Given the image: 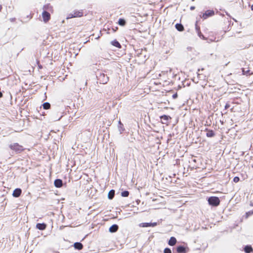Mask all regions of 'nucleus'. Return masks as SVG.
<instances>
[{"instance_id": "f257e3e1", "label": "nucleus", "mask_w": 253, "mask_h": 253, "mask_svg": "<svg viewBox=\"0 0 253 253\" xmlns=\"http://www.w3.org/2000/svg\"><path fill=\"white\" fill-rule=\"evenodd\" d=\"M208 201L209 205L212 206H217L220 203L219 199L217 197H210Z\"/></svg>"}, {"instance_id": "6e6552de", "label": "nucleus", "mask_w": 253, "mask_h": 253, "mask_svg": "<svg viewBox=\"0 0 253 253\" xmlns=\"http://www.w3.org/2000/svg\"><path fill=\"white\" fill-rule=\"evenodd\" d=\"M119 229V226L117 224L112 225L109 229V231L111 233H115Z\"/></svg>"}, {"instance_id": "c9c22d12", "label": "nucleus", "mask_w": 253, "mask_h": 253, "mask_svg": "<svg viewBox=\"0 0 253 253\" xmlns=\"http://www.w3.org/2000/svg\"><path fill=\"white\" fill-rule=\"evenodd\" d=\"M2 9V6L1 5H0V11H1Z\"/></svg>"}, {"instance_id": "cd10ccee", "label": "nucleus", "mask_w": 253, "mask_h": 253, "mask_svg": "<svg viewBox=\"0 0 253 253\" xmlns=\"http://www.w3.org/2000/svg\"><path fill=\"white\" fill-rule=\"evenodd\" d=\"M229 107H230V105L229 103H226L224 107L225 110L227 109Z\"/></svg>"}, {"instance_id": "0eeeda50", "label": "nucleus", "mask_w": 253, "mask_h": 253, "mask_svg": "<svg viewBox=\"0 0 253 253\" xmlns=\"http://www.w3.org/2000/svg\"><path fill=\"white\" fill-rule=\"evenodd\" d=\"M22 193V190L20 188L15 189L13 192L12 195L13 197L17 198L19 197Z\"/></svg>"}, {"instance_id": "423d86ee", "label": "nucleus", "mask_w": 253, "mask_h": 253, "mask_svg": "<svg viewBox=\"0 0 253 253\" xmlns=\"http://www.w3.org/2000/svg\"><path fill=\"white\" fill-rule=\"evenodd\" d=\"M54 186L57 188H60L63 185V181L60 179H56L54 182Z\"/></svg>"}, {"instance_id": "b1692460", "label": "nucleus", "mask_w": 253, "mask_h": 253, "mask_svg": "<svg viewBox=\"0 0 253 253\" xmlns=\"http://www.w3.org/2000/svg\"><path fill=\"white\" fill-rule=\"evenodd\" d=\"M253 214V211H251L248 212H247L246 213V217L248 218L250 216Z\"/></svg>"}, {"instance_id": "2eb2a0df", "label": "nucleus", "mask_w": 253, "mask_h": 253, "mask_svg": "<svg viewBox=\"0 0 253 253\" xmlns=\"http://www.w3.org/2000/svg\"><path fill=\"white\" fill-rule=\"evenodd\" d=\"M175 28L177 29V30L180 32L183 31L184 30V27L180 23H177L175 25Z\"/></svg>"}, {"instance_id": "1a4fd4ad", "label": "nucleus", "mask_w": 253, "mask_h": 253, "mask_svg": "<svg viewBox=\"0 0 253 253\" xmlns=\"http://www.w3.org/2000/svg\"><path fill=\"white\" fill-rule=\"evenodd\" d=\"M46 225L44 223H37L36 225L37 228H38V229H39L40 230H44L46 228Z\"/></svg>"}, {"instance_id": "4468645a", "label": "nucleus", "mask_w": 253, "mask_h": 253, "mask_svg": "<svg viewBox=\"0 0 253 253\" xmlns=\"http://www.w3.org/2000/svg\"><path fill=\"white\" fill-rule=\"evenodd\" d=\"M169 118H170V117L167 115H163L161 117V120L163 124H166Z\"/></svg>"}, {"instance_id": "ddd939ff", "label": "nucleus", "mask_w": 253, "mask_h": 253, "mask_svg": "<svg viewBox=\"0 0 253 253\" xmlns=\"http://www.w3.org/2000/svg\"><path fill=\"white\" fill-rule=\"evenodd\" d=\"M244 251L246 253H251L253 251V249L251 246L247 245L244 248Z\"/></svg>"}, {"instance_id": "f8f14e48", "label": "nucleus", "mask_w": 253, "mask_h": 253, "mask_svg": "<svg viewBox=\"0 0 253 253\" xmlns=\"http://www.w3.org/2000/svg\"><path fill=\"white\" fill-rule=\"evenodd\" d=\"M74 247L76 249L81 250L83 248V245L80 242H76L74 244Z\"/></svg>"}, {"instance_id": "39448f33", "label": "nucleus", "mask_w": 253, "mask_h": 253, "mask_svg": "<svg viewBox=\"0 0 253 253\" xmlns=\"http://www.w3.org/2000/svg\"><path fill=\"white\" fill-rule=\"evenodd\" d=\"M73 16L76 17H81L83 16V10H75L73 12Z\"/></svg>"}, {"instance_id": "f704fd0d", "label": "nucleus", "mask_w": 253, "mask_h": 253, "mask_svg": "<svg viewBox=\"0 0 253 253\" xmlns=\"http://www.w3.org/2000/svg\"><path fill=\"white\" fill-rule=\"evenodd\" d=\"M46 6H48V5H44V7H43V8L44 9H46Z\"/></svg>"}, {"instance_id": "473e14b6", "label": "nucleus", "mask_w": 253, "mask_h": 253, "mask_svg": "<svg viewBox=\"0 0 253 253\" xmlns=\"http://www.w3.org/2000/svg\"><path fill=\"white\" fill-rule=\"evenodd\" d=\"M2 96V93L0 91V98Z\"/></svg>"}, {"instance_id": "c85d7f7f", "label": "nucleus", "mask_w": 253, "mask_h": 253, "mask_svg": "<svg viewBox=\"0 0 253 253\" xmlns=\"http://www.w3.org/2000/svg\"><path fill=\"white\" fill-rule=\"evenodd\" d=\"M157 222H153V223L151 222V227H155V226H157Z\"/></svg>"}, {"instance_id": "bb28decb", "label": "nucleus", "mask_w": 253, "mask_h": 253, "mask_svg": "<svg viewBox=\"0 0 253 253\" xmlns=\"http://www.w3.org/2000/svg\"><path fill=\"white\" fill-rule=\"evenodd\" d=\"M75 18L74 16H73V12H71L70 13H69L67 17V19H70V18Z\"/></svg>"}, {"instance_id": "4be33fe9", "label": "nucleus", "mask_w": 253, "mask_h": 253, "mask_svg": "<svg viewBox=\"0 0 253 253\" xmlns=\"http://www.w3.org/2000/svg\"><path fill=\"white\" fill-rule=\"evenodd\" d=\"M42 106L44 109H48L50 107V104L48 102H44L42 104Z\"/></svg>"}, {"instance_id": "7c9ffc66", "label": "nucleus", "mask_w": 253, "mask_h": 253, "mask_svg": "<svg viewBox=\"0 0 253 253\" xmlns=\"http://www.w3.org/2000/svg\"><path fill=\"white\" fill-rule=\"evenodd\" d=\"M15 20V18H10V21L11 22H14Z\"/></svg>"}, {"instance_id": "4c0bfd02", "label": "nucleus", "mask_w": 253, "mask_h": 253, "mask_svg": "<svg viewBox=\"0 0 253 253\" xmlns=\"http://www.w3.org/2000/svg\"><path fill=\"white\" fill-rule=\"evenodd\" d=\"M196 29H197V30H199V29H198V28H197V27H196Z\"/></svg>"}, {"instance_id": "a211bd4d", "label": "nucleus", "mask_w": 253, "mask_h": 253, "mask_svg": "<svg viewBox=\"0 0 253 253\" xmlns=\"http://www.w3.org/2000/svg\"><path fill=\"white\" fill-rule=\"evenodd\" d=\"M101 77H103V80H102V83L103 84H106L107 83V82L108 81V80H109V78L106 76V75H105L104 74H103L102 75H100V78Z\"/></svg>"}, {"instance_id": "5701e85b", "label": "nucleus", "mask_w": 253, "mask_h": 253, "mask_svg": "<svg viewBox=\"0 0 253 253\" xmlns=\"http://www.w3.org/2000/svg\"><path fill=\"white\" fill-rule=\"evenodd\" d=\"M129 195V192L128 191H124L121 193V196L124 197H127Z\"/></svg>"}, {"instance_id": "2f4dec72", "label": "nucleus", "mask_w": 253, "mask_h": 253, "mask_svg": "<svg viewBox=\"0 0 253 253\" xmlns=\"http://www.w3.org/2000/svg\"><path fill=\"white\" fill-rule=\"evenodd\" d=\"M190 8V10H193L195 9V7L194 6H191Z\"/></svg>"}, {"instance_id": "6ab92c4d", "label": "nucleus", "mask_w": 253, "mask_h": 253, "mask_svg": "<svg viewBox=\"0 0 253 253\" xmlns=\"http://www.w3.org/2000/svg\"><path fill=\"white\" fill-rule=\"evenodd\" d=\"M111 44L117 47L120 48L121 47L120 43L116 40L112 41Z\"/></svg>"}, {"instance_id": "f03ea898", "label": "nucleus", "mask_w": 253, "mask_h": 253, "mask_svg": "<svg viewBox=\"0 0 253 253\" xmlns=\"http://www.w3.org/2000/svg\"><path fill=\"white\" fill-rule=\"evenodd\" d=\"M11 149L15 151L16 153H20L24 150L23 147L17 143H14L9 145Z\"/></svg>"}, {"instance_id": "f3484780", "label": "nucleus", "mask_w": 253, "mask_h": 253, "mask_svg": "<svg viewBox=\"0 0 253 253\" xmlns=\"http://www.w3.org/2000/svg\"><path fill=\"white\" fill-rule=\"evenodd\" d=\"M215 135V133L212 130H208L206 136L208 137H212Z\"/></svg>"}, {"instance_id": "7ed1b4c3", "label": "nucleus", "mask_w": 253, "mask_h": 253, "mask_svg": "<svg viewBox=\"0 0 253 253\" xmlns=\"http://www.w3.org/2000/svg\"><path fill=\"white\" fill-rule=\"evenodd\" d=\"M214 14L213 10H208L203 14L202 17L204 19L208 18L210 16H212Z\"/></svg>"}, {"instance_id": "72a5a7b5", "label": "nucleus", "mask_w": 253, "mask_h": 253, "mask_svg": "<svg viewBox=\"0 0 253 253\" xmlns=\"http://www.w3.org/2000/svg\"><path fill=\"white\" fill-rule=\"evenodd\" d=\"M251 9L253 10V4L251 6Z\"/></svg>"}, {"instance_id": "9d476101", "label": "nucleus", "mask_w": 253, "mask_h": 253, "mask_svg": "<svg viewBox=\"0 0 253 253\" xmlns=\"http://www.w3.org/2000/svg\"><path fill=\"white\" fill-rule=\"evenodd\" d=\"M176 251L178 253H185L186 252V249L184 246H179L176 248Z\"/></svg>"}, {"instance_id": "9b49d317", "label": "nucleus", "mask_w": 253, "mask_h": 253, "mask_svg": "<svg viewBox=\"0 0 253 253\" xmlns=\"http://www.w3.org/2000/svg\"><path fill=\"white\" fill-rule=\"evenodd\" d=\"M176 243V239L174 237H170V239L169 241L168 244L169 246H173Z\"/></svg>"}, {"instance_id": "c756f323", "label": "nucleus", "mask_w": 253, "mask_h": 253, "mask_svg": "<svg viewBox=\"0 0 253 253\" xmlns=\"http://www.w3.org/2000/svg\"><path fill=\"white\" fill-rule=\"evenodd\" d=\"M177 97V93H174L172 95V98L173 99H176Z\"/></svg>"}, {"instance_id": "dca6fc26", "label": "nucleus", "mask_w": 253, "mask_h": 253, "mask_svg": "<svg viewBox=\"0 0 253 253\" xmlns=\"http://www.w3.org/2000/svg\"><path fill=\"white\" fill-rule=\"evenodd\" d=\"M115 191L114 190H111L109 193H108V199H112L114 196H115Z\"/></svg>"}, {"instance_id": "aec40b11", "label": "nucleus", "mask_w": 253, "mask_h": 253, "mask_svg": "<svg viewBox=\"0 0 253 253\" xmlns=\"http://www.w3.org/2000/svg\"><path fill=\"white\" fill-rule=\"evenodd\" d=\"M139 226L141 227H151V222L150 223L144 222V223H140Z\"/></svg>"}, {"instance_id": "20e7f679", "label": "nucleus", "mask_w": 253, "mask_h": 253, "mask_svg": "<svg viewBox=\"0 0 253 253\" xmlns=\"http://www.w3.org/2000/svg\"><path fill=\"white\" fill-rule=\"evenodd\" d=\"M43 20L44 22H47L50 18V15L49 12L44 10L42 13Z\"/></svg>"}, {"instance_id": "e433bc0d", "label": "nucleus", "mask_w": 253, "mask_h": 253, "mask_svg": "<svg viewBox=\"0 0 253 253\" xmlns=\"http://www.w3.org/2000/svg\"><path fill=\"white\" fill-rule=\"evenodd\" d=\"M251 206H253V203H251Z\"/></svg>"}, {"instance_id": "393cba45", "label": "nucleus", "mask_w": 253, "mask_h": 253, "mask_svg": "<svg viewBox=\"0 0 253 253\" xmlns=\"http://www.w3.org/2000/svg\"><path fill=\"white\" fill-rule=\"evenodd\" d=\"M164 253H171V250L169 248H166L164 251Z\"/></svg>"}, {"instance_id": "a878e982", "label": "nucleus", "mask_w": 253, "mask_h": 253, "mask_svg": "<svg viewBox=\"0 0 253 253\" xmlns=\"http://www.w3.org/2000/svg\"><path fill=\"white\" fill-rule=\"evenodd\" d=\"M239 180H240V178L238 176H235L233 178V181L235 183L238 182L239 181Z\"/></svg>"}, {"instance_id": "412c9836", "label": "nucleus", "mask_w": 253, "mask_h": 253, "mask_svg": "<svg viewBox=\"0 0 253 253\" xmlns=\"http://www.w3.org/2000/svg\"><path fill=\"white\" fill-rule=\"evenodd\" d=\"M126 21L124 19H122V18H120L119 19V21H118V24L120 25V26H124L126 24Z\"/></svg>"}]
</instances>
